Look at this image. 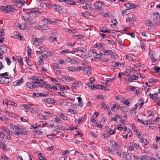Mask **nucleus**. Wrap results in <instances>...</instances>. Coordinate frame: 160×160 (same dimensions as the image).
<instances>
[{
	"mask_svg": "<svg viewBox=\"0 0 160 160\" xmlns=\"http://www.w3.org/2000/svg\"><path fill=\"white\" fill-rule=\"evenodd\" d=\"M30 78L32 81L26 83V85L28 88L33 90L40 87L42 82H38V76H33Z\"/></svg>",
	"mask_w": 160,
	"mask_h": 160,
	"instance_id": "obj_1",
	"label": "nucleus"
},
{
	"mask_svg": "<svg viewBox=\"0 0 160 160\" xmlns=\"http://www.w3.org/2000/svg\"><path fill=\"white\" fill-rule=\"evenodd\" d=\"M23 12L31 17H36L39 14L37 12L35 11L34 8L24 10Z\"/></svg>",
	"mask_w": 160,
	"mask_h": 160,
	"instance_id": "obj_2",
	"label": "nucleus"
},
{
	"mask_svg": "<svg viewBox=\"0 0 160 160\" xmlns=\"http://www.w3.org/2000/svg\"><path fill=\"white\" fill-rule=\"evenodd\" d=\"M15 6L12 5L10 6H0V10H2L6 12H13L14 10Z\"/></svg>",
	"mask_w": 160,
	"mask_h": 160,
	"instance_id": "obj_3",
	"label": "nucleus"
},
{
	"mask_svg": "<svg viewBox=\"0 0 160 160\" xmlns=\"http://www.w3.org/2000/svg\"><path fill=\"white\" fill-rule=\"evenodd\" d=\"M51 22L50 20L48 19H45L43 21L42 23L44 25H39L38 27V29L41 30H45L48 29V26L45 25V24H48L49 22L51 23Z\"/></svg>",
	"mask_w": 160,
	"mask_h": 160,
	"instance_id": "obj_4",
	"label": "nucleus"
},
{
	"mask_svg": "<svg viewBox=\"0 0 160 160\" xmlns=\"http://www.w3.org/2000/svg\"><path fill=\"white\" fill-rule=\"evenodd\" d=\"M105 3L102 1H98L96 2V4L94 5L95 8L98 10H103Z\"/></svg>",
	"mask_w": 160,
	"mask_h": 160,
	"instance_id": "obj_5",
	"label": "nucleus"
},
{
	"mask_svg": "<svg viewBox=\"0 0 160 160\" xmlns=\"http://www.w3.org/2000/svg\"><path fill=\"white\" fill-rule=\"evenodd\" d=\"M57 10L58 11L59 13H67L68 10L65 9L63 6H60L59 5H57Z\"/></svg>",
	"mask_w": 160,
	"mask_h": 160,
	"instance_id": "obj_6",
	"label": "nucleus"
},
{
	"mask_svg": "<svg viewBox=\"0 0 160 160\" xmlns=\"http://www.w3.org/2000/svg\"><path fill=\"white\" fill-rule=\"evenodd\" d=\"M40 87L42 88H45L48 89H53L52 87H51L50 84H47L46 82H42Z\"/></svg>",
	"mask_w": 160,
	"mask_h": 160,
	"instance_id": "obj_7",
	"label": "nucleus"
},
{
	"mask_svg": "<svg viewBox=\"0 0 160 160\" xmlns=\"http://www.w3.org/2000/svg\"><path fill=\"white\" fill-rule=\"evenodd\" d=\"M133 157L134 158L137 160H147V158H148L147 156L144 155L143 156H138L136 155H134Z\"/></svg>",
	"mask_w": 160,
	"mask_h": 160,
	"instance_id": "obj_8",
	"label": "nucleus"
},
{
	"mask_svg": "<svg viewBox=\"0 0 160 160\" xmlns=\"http://www.w3.org/2000/svg\"><path fill=\"white\" fill-rule=\"evenodd\" d=\"M42 101L46 102L48 104H53L55 103V101L53 100V98H46L43 99Z\"/></svg>",
	"mask_w": 160,
	"mask_h": 160,
	"instance_id": "obj_9",
	"label": "nucleus"
},
{
	"mask_svg": "<svg viewBox=\"0 0 160 160\" xmlns=\"http://www.w3.org/2000/svg\"><path fill=\"white\" fill-rule=\"evenodd\" d=\"M10 128L12 129L13 130H17L21 129L20 128L21 126L19 125H15L13 123H11L10 125Z\"/></svg>",
	"mask_w": 160,
	"mask_h": 160,
	"instance_id": "obj_10",
	"label": "nucleus"
},
{
	"mask_svg": "<svg viewBox=\"0 0 160 160\" xmlns=\"http://www.w3.org/2000/svg\"><path fill=\"white\" fill-rule=\"evenodd\" d=\"M81 85V82L80 81H78L76 83H72L71 85L72 88L77 89L79 87H80Z\"/></svg>",
	"mask_w": 160,
	"mask_h": 160,
	"instance_id": "obj_11",
	"label": "nucleus"
},
{
	"mask_svg": "<svg viewBox=\"0 0 160 160\" xmlns=\"http://www.w3.org/2000/svg\"><path fill=\"white\" fill-rule=\"evenodd\" d=\"M110 145L113 148H119L121 146L118 143L115 142V141H111L110 142Z\"/></svg>",
	"mask_w": 160,
	"mask_h": 160,
	"instance_id": "obj_12",
	"label": "nucleus"
},
{
	"mask_svg": "<svg viewBox=\"0 0 160 160\" xmlns=\"http://www.w3.org/2000/svg\"><path fill=\"white\" fill-rule=\"evenodd\" d=\"M149 96L150 98L152 100H154V99H158V93H155L154 94H151L150 93L149 94Z\"/></svg>",
	"mask_w": 160,
	"mask_h": 160,
	"instance_id": "obj_13",
	"label": "nucleus"
},
{
	"mask_svg": "<svg viewBox=\"0 0 160 160\" xmlns=\"http://www.w3.org/2000/svg\"><path fill=\"white\" fill-rule=\"evenodd\" d=\"M100 31L101 32H102L103 33H112L111 30H107V28L106 27L101 28H100Z\"/></svg>",
	"mask_w": 160,
	"mask_h": 160,
	"instance_id": "obj_14",
	"label": "nucleus"
},
{
	"mask_svg": "<svg viewBox=\"0 0 160 160\" xmlns=\"http://www.w3.org/2000/svg\"><path fill=\"white\" fill-rule=\"evenodd\" d=\"M83 72L85 74L90 75L91 73V68L89 67L85 68V69L83 71Z\"/></svg>",
	"mask_w": 160,
	"mask_h": 160,
	"instance_id": "obj_15",
	"label": "nucleus"
},
{
	"mask_svg": "<svg viewBox=\"0 0 160 160\" xmlns=\"http://www.w3.org/2000/svg\"><path fill=\"white\" fill-rule=\"evenodd\" d=\"M78 52H84L86 53L87 51V50L83 47H78Z\"/></svg>",
	"mask_w": 160,
	"mask_h": 160,
	"instance_id": "obj_16",
	"label": "nucleus"
},
{
	"mask_svg": "<svg viewBox=\"0 0 160 160\" xmlns=\"http://www.w3.org/2000/svg\"><path fill=\"white\" fill-rule=\"evenodd\" d=\"M62 78L63 80L69 82L70 81H72L74 79V78H71L69 77H66L65 76H63L62 77Z\"/></svg>",
	"mask_w": 160,
	"mask_h": 160,
	"instance_id": "obj_17",
	"label": "nucleus"
},
{
	"mask_svg": "<svg viewBox=\"0 0 160 160\" xmlns=\"http://www.w3.org/2000/svg\"><path fill=\"white\" fill-rule=\"evenodd\" d=\"M76 2H74L72 0H66L65 3L72 5H75Z\"/></svg>",
	"mask_w": 160,
	"mask_h": 160,
	"instance_id": "obj_18",
	"label": "nucleus"
},
{
	"mask_svg": "<svg viewBox=\"0 0 160 160\" xmlns=\"http://www.w3.org/2000/svg\"><path fill=\"white\" fill-rule=\"evenodd\" d=\"M123 157L127 160H130L131 158V156L128 153L124 152L123 153Z\"/></svg>",
	"mask_w": 160,
	"mask_h": 160,
	"instance_id": "obj_19",
	"label": "nucleus"
},
{
	"mask_svg": "<svg viewBox=\"0 0 160 160\" xmlns=\"http://www.w3.org/2000/svg\"><path fill=\"white\" fill-rule=\"evenodd\" d=\"M152 14L154 16V19L156 20H158L160 19V14L158 12L155 13L152 12Z\"/></svg>",
	"mask_w": 160,
	"mask_h": 160,
	"instance_id": "obj_20",
	"label": "nucleus"
},
{
	"mask_svg": "<svg viewBox=\"0 0 160 160\" xmlns=\"http://www.w3.org/2000/svg\"><path fill=\"white\" fill-rule=\"evenodd\" d=\"M8 72H6L5 73L1 74L0 73V76L1 77H0V81L1 82V81L2 80H3L4 79H5V76H8Z\"/></svg>",
	"mask_w": 160,
	"mask_h": 160,
	"instance_id": "obj_21",
	"label": "nucleus"
},
{
	"mask_svg": "<svg viewBox=\"0 0 160 160\" xmlns=\"http://www.w3.org/2000/svg\"><path fill=\"white\" fill-rule=\"evenodd\" d=\"M135 56L132 54H128L126 56V58L128 60H133L135 58Z\"/></svg>",
	"mask_w": 160,
	"mask_h": 160,
	"instance_id": "obj_22",
	"label": "nucleus"
},
{
	"mask_svg": "<svg viewBox=\"0 0 160 160\" xmlns=\"http://www.w3.org/2000/svg\"><path fill=\"white\" fill-rule=\"evenodd\" d=\"M105 45L103 43H97L94 45V47L95 48L99 47L101 48H104Z\"/></svg>",
	"mask_w": 160,
	"mask_h": 160,
	"instance_id": "obj_23",
	"label": "nucleus"
},
{
	"mask_svg": "<svg viewBox=\"0 0 160 160\" xmlns=\"http://www.w3.org/2000/svg\"><path fill=\"white\" fill-rule=\"evenodd\" d=\"M70 153V151L68 149L66 150H62L60 152V155L62 156L67 155Z\"/></svg>",
	"mask_w": 160,
	"mask_h": 160,
	"instance_id": "obj_24",
	"label": "nucleus"
},
{
	"mask_svg": "<svg viewBox=\"0 0 160 160\" xmlns=\"http://www.w3.org/2000/svg\"><path fill=\"white\" fill-rule=\"evenodd\" d=\"M58 116L63 120H66L67 119V116H66L64 115L63 113L61 112H58Z\"/></svg>",
	"mask_w": 160,
	"mask_h": 160,
	"instance_id": "obj_25",
	"label": "nucleus"
},
{
	"mask_svg": "<svg viewBox=\"0 0 160 160\" xmlns=\"http://www.w3.org/2000/svg\"><path fill=\"white\" fill-rule=\"evenodd\" d=\"M21 134L22 135H24L26 134V132L23 130L18 131L15 133V135L16 136H19Z\"/></svg>",
	"mask_w": 160,
	"mask_h": 160,
	"instance_id": "obj_26",
	"label": "nucleus"
},
{
	"mask_svg": "<svg viewBox=\"0 0 160 160\" xmlns=\"http://www.w3.org/2000/svg\"><path fill=\"white\" fill-rule=\"evenodd\" d=\"M113 54V52L111 50H105L103 54L104 55H111Z\"/></svg>",
	"mask_w": 160,
	"mask_h": 160,
	"instance_id": "obj_27",
	"label": "nucleus"
},
{
	"mask_svg": "<svg viewBox=\"0 0 160 160\" xmlns=\"http://www.w3.org/2000/svg\"><path fill=\"white\" fill-rule=\"evenodd\" d=\"M130 145L136 149H138L139 147V145L135 142H131L130 143Z\"/></svg>",
	"mask_w": 160,
	"mask_h": 160,
	"instance_id": "obj_28",
	"label": "nucleus"
},
{
	"mask_svg": "<svg viewBox=\"0 0 160 160\" xmlns=\"http://www.w3.org/2000/svg\"><path fill=\"white\" fill-rule=\"evenodd\" d=\"M10 80L8 78L6 77L5 78V79L1 81V82L3 83L7 84L10 82Z\"/></svg>",
	"mask_w": 160,
	"mask_h": 160,
	"instance_id": "obj_29",
	"label": "nucleus"
},
{
	"mask_svg": "<svg viewBox=\"0 0 160 160\" xmlns=\"http://www.w3.org/2000/svg\"><path fill=\"white\" fill-rule=\"evenodd\" d=\"M37 154L38 155L40 156L39 157V159L40 160H47V159L45 157L42 156V154L41 152H37Z\"/></svg>",
	"mask_w": 160,
	"mask_h": 160,
	"instance_id": "obj_30",
	"label": "nucleus"
},
{
	"mask_svg": "<svg viewBox=\"0 0 160 160\" xmlns=\"http://www.w3.org/2000/svg\"><path fill=\"white\" fill-rule=\"evenodd\" d=\"M8 105L13 106L15 108L17 106V104L16 103L12 101H8Z\"/></svg>",
	"mask_w": 160,
	"mask_h": 160,
	"instance_id": "obj_31",
	"label": "nucleus"
},
{
	"mask_svg": "<svg viewBox=\"0 0 160 160\" xmlns=\"http://www.w3.org/2000/svg\"><path fill=\"white\" fill-rule=\"evenodd\" d=\"M60 131L58 129H57L56 130H53L52 132V133L53 134V136H55Z\"/></svg>",
	"mask_w": 160,
	"mask_h": 160,
	"instance_id": "obj_32",
	"label": "nucleus"
},
{
	"mask_svg": "<svg viewBox=\"0 0 160 160\" xmlns=\"http://www.w3.org/2000/svg\"><path fill=\"white\" fill-rule=\"evenodd\" d=\"M99 60L101 62H106L108 61L109 59L108 58L102 57Z\"/></svg>",
	"mask_w": 160,
	"mask_h": 160,
	"instance_id": "obj_33",
	"label": "nucleus"
},
{
	"mask_svg": "<svg viewBox=\"0 0 160 160\" xmlns=\"http://www.w3.org/2000/svg\"><path fill=\"white\" fill-rule=\"evenodd\" d=\"M102 106L101 108H103L104 110H107V111H108L109 108H107V106L106 104L104 102H102L101 104Z\"/></svg>",
	"mask_w": 160,
	"mask_h": 160,
	"instance_id": "obj_34",
	"label": "nucleus"
},
{
	"mask_svg": "<svg viewBox=\"0 0 160 160\" xmlns=\"http://www.w3.org/2000/svg\"><path fill=\"white\" fill-rule=\"evenodd\" d=\"M2 135V138L3 139H8L7 135H5L2 131L0 132V136Z\"/></svg>",
	"mask_w": 160,
	"mask_h": 160,
	"instance_id": "obj_35",
	"label": "nucleus"
},
{
	"mask_svg": "<svg viewBox=\"0 0 160 160\" xmlns=\"http://www.w3.org/2000/svg\"><path fill=\"white\" fill-rule=\"evenodd\" d=\"M129 76L132 79L137 80L138 79V76H136L134 75H129Z\"/></svg>",
	"mask_w": 160,
	"mask_h": 160,
	"instance_id": "obj_36",
	"label": "nucleus"
},
{
	"mask_svg": "<svg viewBox=\"0 0 160 160\" xmlns=\"http://www.w3.org/2000/svg\"><path fill=\"white\" fill-rule=\"evenodd\" d=\"M4 142L0 140V148H2L4 150L5 149V146H4Z\"/></svg>",
	"mask_w": 160,
	"mask_h": 160,
	"instance_id": "obj_37",
	"label": "nucleus"
},
{
	"mask_svg": "<svg viewBox=\"0 0 160 160\" xmlns=\"http://www.w3.org/2000/svg\"><path fill=\"white\" fill-rule=\"evenodd\" d=\"M85 67H84L79 66L78 67L76 68V71H80L81 70H83L84 71L85 69Z\"/></svg>",
	"mask_w": 160,
	"mask_h": 160,
	"instance_id": "obj_38",
	"label": "nucleus"
},
{
	"mask_svg": "<svg viewBox=\"0 0 160 160\" xmlns=\"http://www.w3.org/2000/svg\"><path fill=\"white\" fill-rule=\"evenodd\" d=\"M113 151L118 154L119 157L121 158V152L119 151L118 149L114 148H113Z\"/></svg>",
	"mask_w": 160,
	"mask_h": 160,
	"instance_id": "obj_39",
	"label": "nucleus"
},
{
	"mask_svg": "<svg viewBox=\"0 0 160 160\" xmlns=\"http://www.w3.org/2000/svg\"><path fill=\"white\" fill-rule=\"evenodd\" d=\"M32 41L33 42V44L37 46L39 44H40L39 42H38V41L37 39V38H33L32 39Z\"/></svg>",
	"mask_w": 160,
	"mask_h": 160,
	"instance_id": "obj_40",
	"label": "nucleus"
},
{
	"mask_svg": "<svg viewBox=\"0 0 160 160\" xmlns=\"http://www.w3.org/2000/svg\"><path fill=\"white\" fill-rule=\"evenodd\" d=\"M146 24L147 26H150L151 27H153L154 26L153 24L152 23V22L149 20L147 21Z\"/></svg>",
	"mask_w": 160,
	"mask_h": 160,
	"instance_id": "obj_41",
	"label": "nucleus"
},
{
	"mask_svg": "<svg viewBox=\"0 0 160 160\" xmlns=\"http://www.w3.org/2000/svg\"><path fill=\"white\" fill-rule=\"evenodd\" d=\"M68 59H69V62L72 64H75L77 63V61L74 58L71 59L70 58H68Z\"/></svg>",
	"mask_w": 160,
	"mask_h": 160,
	"instance_id": "obj_42",
	"label": "nucleus"
},
{
	"mask_svg": "<svg viewBox=\"0 0 160 160\" xmlns=\"http://www.w3.org/2000/svg\"><path fill=\"white\" fill-rule=\"evenodd\" d=\"M115 130H113L111 129H109L108 130V132L109 134V135H111L114 134L115 132Z\"/></svg>",
	"mask_w": 160,
	"mask_h": 160,
	"instance_id": "obj_43",
	"label": "nucleus"
},
{
	"mask_svg": "<svg viewBox=\"0 0 160 160\" xmlns=\"http://www.w3.org/2000/svg\"><path fill=\"white\" fill-rule=\"evenodd\" d=\"M0 120L3 121L5 123H7V121L8 120V118L6 117H0Z\"/></svg>",
	"mask_w": 160,
	"mask_h": 160,
	"instance_id": "obj_44",
	"label": "nucleus"
},
{
	"mask_svg": "<svg viewBox=\"0 0 160 160\" xmlns=\"http://www.w3.org/2000/svg\"><path fill=\"white\" fill-rule=\"evenodd\" d=\"M53 121L54 123L56 122L59 123L60 121H61V120L58 117H57L53 119Z\"/></svg>",
	"mask_w": 160,
	"mask_h": 160,
	"instance_id": "obj_45",
	"label": "nucleus"
},
{
	"mask_svg": "<svg viewBox=\"0 0 160 160\" xmlns=\"http://www.w3.org/2000/svg\"><path fill=\"white\" fill-rule=\"evenodd\" d=\"M38 64L39 65H42L44 64V61L41 58H39L38 61Z\"/></svg>",
	"mask_w": 160,
	"mask_h": 160,
	"instance_id": "obj_46",
	"label": "nucleus"
},
{
	"mask_svg": "<svg viewBox=\"0 0 160 160\" xmlns=\"http://www.w3.org/2000/svg\"><path fill=\"white\" fill-rule=\"evenodd\" d=\"M61 54L65 55V54H68V53H71V52L69 51L68 50L66 49L64 50H62L60 52Z\"/></svg>",
	"mask_w": 160,
	"mask_h": 160,
	"instance_id": "obj_47",
	"label": "nucleus"
},
{
	"mask_svg": "<svg viewBox=\"0 0 160 160\" xmlns=\"http://www.w3.org/2000/svg\"><path fill=\"white\" fill-rule=\"evenodd\" d=\"M129 10L128 9H126L125 10L122 11V14L123 15H128V14L129 13Z\"/></svg>",
	"mask_w": 160,
	"mask_h": 160,
	"instance_id": "obj_48",
	"label": "nucleus"
},
{
	"mask_svg": "<svg viewBox=\"0 0 160 160\" xmlns=\"http://www.w3.org/2000/svg\"><path fill=\"white\" fill-rule=\"evenodd\" d=\"M68 69L70 71H76V68L75 67H68Z\"/></svg>",
	"mask_w": 160,
	"mask_h": 160,
	"instance_id": "obj_49",
	"label": "nucleus"
},
{
	"mask_svg": "<svg viewBox=\"0 0 160 160\" xmlns=\"http://www.w3.org/2000/svg\"><path fill=\"white\" fill-rule=\"evenodd\" d=\"M60 84H58L57 86H56L52 87L53 90H59V88H61L60 86Z\"/></svg>",
	"mask_w": 160,
	"mask_h": 160,
	"instance_id": "obj_50",
	"label": "nucleus"
},
{
	"mask_svg": "<svg viewBox=\"0 0 160 160\" xmlns=\"http://www.w3.org/2000/svg\"><path fill=\"white\" fill-rule=\"evenodd\" d=\"M34 9L35 10V11L38 13H41L43 12V10L41 8L39 9L38 8H34Z\"/></svg>",
	"mask_w": 160,
	"mask_h": 160,
	"instance_id": "obj_51",
	"label": "nucleus"
},
{
	"mask_svg": "<svg viewBox=\"0 0 160 160\" xmlns=\"http://www.w3.org/2000/svg\"><path fill=\"white\" fill-rule=\"evenodd\" d=\"M120 110L123 112H128V107H123L121 108V109Z\"/></svg>",
	"mask_w": 160,
	"mask_h": 160,
	"instance_id": "obj_52",
	"label": "nucleus"
},
{
	"mask_svg": "<svg viewBox=\"0 0 160 160\" xmlns=\"http://www.w3.org/2000/svg\"><path fill=\"white\" fill-rule=\"evenodd\" d=\"M16 81H17V83L18 84V85L19 86L23 82V78H22L20 79H19Z\"/></svg>",
	"mask_w": 160,
	"mask_h": 160,
	"instance_id": "obj_53",
	"label": "nucleus"
},
{
	"mask_svg": "<svg viewBox=\"0 0 160 160\" xmlns=\"http://www.w3.org/2000/svg\"><path fill=\"white\" fill-rule=\"evenodd\" d=\"M106 148L108 150V152L109 153H111V154L113 155L114 154V152L112 151V150L110 149V148L109 147H106Z\"/></svg>",
	"mask_w": 160,
	"mask_h": 160,
	"instance_id": "obj_54",
	"label": "nucleus"
},
{
	"mask_svg": "<svg viewBox=\"0 0 160 160\" xmlns=\"http://www.w3.org/2000/svg\"><path fill=\"white\" fill-rule=\"evenodd\" d=\"M29 23L30 24H35L36 23V21L33 19H31L30 20H29Z\"/></svg>",
	"mask_w": 160,
	"mask_h": 160,
	"instance_id": "obj_55",
	"label": "nucleus"
},
{
	"mask_svg": "<svg viewBox=\"0 0 160 160\" xmlns=\"http://www.w3.org/2000/svg\"><path fill=\"white\" fill-rule=\"evenodd\" d=\"M46 53L47 54L48 57L52 56L54 55L53 52L52 51H48Z\"/></svg>",
	"mask_w": 160,
	"mask_h": 160,
	"instance_id": "obj_56",
	"label": "nucleus"
},
{
	"mask_svg": "<svg viewBox=\"0 0 160 160\" xmlns=\"http://www.w3.org/2000/svg\"><path fill=\"white\" fill-rule=\"evenodd\" d=\"M19 28L23 30L25 29L26 28V26L24 24L23 25L21 24L19 26Z\"/></svg>",
	"mask_w": 160,
	"mask_h": 160,
	"instance_id": "obj_57",
	"label": "nucleus"
},
{
	"mask_svg": "<svg viewBox=\"0 0 160 160\" xmlns=\"http://www.w3.org/2000/svg\"><path fill=\"white\" fill-rule=\"evenodd\" d=\"M148 122L149 123V124H156L155 123V121L152 120V119H149L148 120Z\"/></svg>",
	"mask_w": 160,
	"mask_h": 160,
	"instance_id": "obj_58",
	"label": "nucleus"
},
{
	"mask_svg": "<svg viewBox=\"0 0 160 160\" xmlns=\"http://www.w3.org/2000/svg\"><path fill=\"white\" fill-rule=\"evenodd\" d=\"M5 61L7 62V64L8 65H10L11 63V61L8 58L5 57Z\"/></svg>",
	"mask_w": 160,
	"mask_h": 160,
	"instance_id": "obj_59",
	"label": "nucleus"
},
{
	"mask_svg": "<svg viewBox=\"0 0 160 160\" xmlns=\"http://www.w3.org/2000/svg\"><path fill=\"white\" fill-rule=\"evenodd\" d=\"M153 69L155 70V72H158L160 70V68L159 67L155 66L153 67Z\"/></svg>",
	"mask_w": 160,
	"mask_h": 160,
	"instance_id": "obj_60",
	"label": "nucleus"
},
{
	"mask_svg": "<svg viewBox=\"0 0 160 160\" xmlns=\"http://www.w3.org/2000/svg\"><path fill=\"white\" fill-rule=\"evenodd\" d=\"M93 56H95L94 58L98 59H99L101 58V55L100 54H96V55H93Z\"/></svg>",
	"mask_w": 160,
	"mask_h": 160,
	"instance_id": "obj_61",
	"label": "nucleus"
},
{
	"mask_svg": "<svg viewBox=\"0 0 160 160\" xmlns=\"http://www.w3.org/2000/svg\"><path fill=\"white\" fill-rule=\"evenodd\" d=\"M117 41L118 43L121 46H122L123 45L124 43L121 39L120 38L118 39L117 40Z\"/></svg>",
	"mask_w": 160,
	"mask_h": 160,
	"instance_id": "obj_62",
	"label": "nucleus"
},
{
	"mask_svg": "<svg viewBox=\"0 0 160 160\" xmlns=\"http://www.w3.org/2000/svg\"><path fill=\"white\" fill-rule=\"evenodd\" d=\"M17 59L19 60V62L22 65H23V60L22 58L18 56L17 57Z\"/></svg>",
	"mask_w": 160,
	"mask_h": 160,
	"instance_id": "obj_63",
	"label": "nucleus"
},
{
	"mask_svg": "<svg viewBox=\"0 0 160 160\" xmlns=\"http://www.w3.org/2000/svg\"><path fill=\"white\" fill-rule=\"evenodd\" d=\"M2 159L4 160H8V158L7 156L3 155L1 157Z\"/></svg>",
	"mask_w": 160,
	"mask_h": 160,
	"instance_id": "obj_64",
	"label": "nucleus"
}]
</instances>
